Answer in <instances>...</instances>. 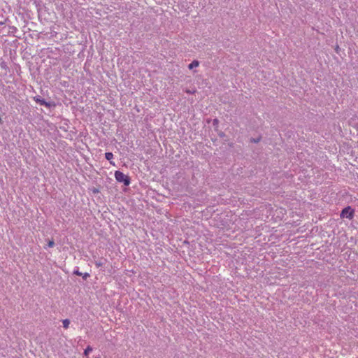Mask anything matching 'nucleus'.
Listing matches in <instances>:
<instances>
[{
  "label": "nucleus",
  "mask_w": 358,
  "mask_h": 358,
  "mask_svg": "<svg viewBox=\"0 0 358 358\" xmlns=\"http://www.w3.org/2000/svg\"><path fill=\"white\" fill-rule=\"evenodd\" d=\"M115 177L117 182H122L125 186H128L130 184L129 177L120 171L115 172Z\"/></svg>",
  "instance_id": "1"
},
{
  "label": "nucleus",
  "mask_w": 358,
  "mask_h": 358,
  "mask_svg": "<svg viewBox=\"0 0 358 358\" xmlns=\"http://www.w3.org/2000/svg\"><path fill=\"white\" fill-rule=\"evenodd\" d=\"M354 215V210L351 208V207L348 206L343 209L341 213V217H346L348 219H352Z\"/></svg>",
  "instance_id": "2"
},
{
  "label": "nucleus",
  "mask_w": 358,
  "mask_h": 358,
  "mask_svg": "<svg viewBox=\"0 0 358 358\" xmlns=\"http://www.w3.org/2000/svg\"><path fill=\"white\" fill-rule=\"evenodd\" d=\"M34 101L40 105L45 106L48 108L55 106V104L53 102H47L45 99H42L40 96H34Z\"/></svg>",
  "instance_id": "3"
},
{
  "label": "nucleus",
  "mask_w": 358,
  "mask_h": 358,
  "mask_svg": "<svg viewBox=\"0 0 358 358\" xmlns=\"http://www.w3.org/2000/svg\"><path fill=\"white\" fill-rule=\"evenodd\" d=\"M73 274H75L76 275L82 276L84 280H87V278L90 277V274L88 273H83L80 272L78 270H75L73 271Z\"/></svg>",
  "instance_id": "4"
},
{
  "label": "nucleus",
  "mask_w": 358,
  "mask_h": 358,
  "mask_svg": "<svg viewBox=\"0 0 358 358\" xmlns=\"http://www.w3.org/2000/svg\"><path fill=\"white\" fill-rule=\"evenodd\" d=\"M199 65V62L197 60H194L191 64H189L188 68L189 69H193L195 67H197Z\"/></svg>",
  "instance_id": "5"
},
{
  "label": "nucleus",
  "mask_w": 358,
  "mask_h": 358,
  "mask_svg": "<svg viewBox=\"0 0 358 358\" xmlns=\"http://www.w3.org/2000/svg\"><path fill=\"white\" fill-rule=\"evenodd\" d=\"M62 323H63V327L65 328V329H67L69 326V324H70V321L68 319H66V320H64L62 321Z\"/></svg>",
  "instance_id": "6"
},
{
  "label": "nucleus",
  "mask_w": 358,
  "mask_h": 358,
  "mask_svg": "<svg viewBox=\"0 0 358 358\" xmlns=\"http://www.w3.org/2000/svg\"><path fill=\"white\" fill-rule=\"evenodd\" d=\"M106 159L108 160H110L113 158V154L112 152H106L105 154Z\"/></svg>",
  "instance_id": "7"
},
{
  "label": "nucleus",
  "mask_w": 358,
  "mask_h": 358,
  "mask_svg": "<svg viewBox=\"0 0 358 358\" xmlns=\"http://www.w3.org/2000/svg\"><path fill=\"white\" fill-rule=\"evenodd\" d=\"M92 351V348L90 346H87V348L84 351V355L87 356Z\"/></svg>",
  "instance_id": "8"
},
{
  "label": "nucleus",
  "mask_w": 358,
  "mask_h": 358,
  "mask_svg": "<svg viewBox=\"0 0 358 358\" xmlns=\"http://www.w3.org/2000/svg\"><path fill=\"white\" fill-rule=\"evenodd\" d=\"M54 245H55V242L53 240H50L48 241V248H52V247H54Z\"/></svg>",
  "instance_id": "9"
},
{
  "label": "nucleus",
  "mask_w": 358,
  "mask_h": 358,
  "mask_svg": "<svg viewBox=\"0 0 358 358\" xmlns=\"http://www.w3.org/2000/svg\"><path fill=\"white\" fill-rule=\"evenodd\" d=\"M96 264L97 266H101L102 265V264L99 263H99L98 262L96 263Z\"/></svg>",
  "instance_id": "10"
},
{
  "label": "nucleus",
  "mask_w": 358,
  "mask_h": 358,
  "mask_svg": "<svg viewBox=\"0 0 358 358\" xmlns=\"http://www.w3.org/2000/svg\"><path fill=\"white\" fill-rule=\"evenodd\" d=\"M259 139H257H257H254V140H253V141H254V142H255V143L259 142Z\"/></svg>",
  "instance_id": "11"
},
{
  "label": "nucleus",
  "mask_w": 358,
  "mask_h": 358,
  "mask_svg": "<svg viewBox=\"0 0 358 358\" xmlns=\"http://www.w3.org/2000/svg\"><path fill=\"white\" fill-rule=\"evenodd\" d=\"M214 122H215V123H217V119H215V120H214Z\"/></svg>",
  "instance_id": "12"
},
{
  "label": "nucleus",
  "mask_w": 358,
  "mask_h": 358,
  "mask_svg": "<svg viewBox=\"0 0 358 358\" xmlns=\"http://www.w3.org/2000/svg\"><path fill=\"white\" fill-rule=\"evenodd\" d=\"M214 122H215V123H217V119H215V120H214Z\"/></svg>",
  "instance_id": "13"
},
{
  "label": "nucleus",
  "mask_w": 358,
  "mask_h": 358,
  "mask_svg": "<svg viewBox=\"0 0 358 358\" xmlns=\"http://www.w3.org/2000/svg\"><path fill=\"white\" fill-rule=\"evenodd\" d=\"M96 358H100V357H96Z\"/></svg>",
  "instance_id": "14"
}]
</instances>
